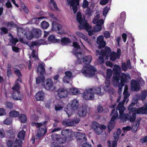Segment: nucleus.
I'll use <instances>...</instances> for the list:
<instances>
[{"label": "nucleus", "mask_w": 147, "mask_h": 147, "mask_svg": "<svg viewBox=\"0 0 147 147\" xmlns=\"http://www.w3.org/2000/svg\"><path fill=\"white\" fill-rule=\"evenodd\" d=\"M127 90L128 87L125 85L123 93L124 96L123 100L122 102H120L119 103L117 108V109L119 110V117L118 118L123 122L127 120L131 122H133L135 119L136 114H147V104L137 109L135 107L138 106V107L139 106V103L137 101H136L135 103L132 102L129 105L128 108L129 115L124 113V112L125 109L123 105L125 101L127 103L129 101L128 97L130 95V94L129 93Z\"/></svg>", "instance_id": "1"}, {"label": "nucleus", "mask_w": 147, "mask_h": 147, "mask_svg": "<svg viewBox=\"0 0 147 147\" xmlns=\"http://www.w3.org/2000/svg\"><path fill=\"white\" fill-rule=\"evenodd\" d=\"M77 20L80 24L79 26V30L83 29H85L88 32L90 36L94 34L96 32H98L102 29L103 24H97L95 26L92 30H90L91 27L87 23L86 20H85V18L83 19L82 15L80 12H78L77 13Z\"/></svg>", "instance_id": "2"}, {"label": "nucleus", "mask_w": 147, "mask_h": 147, "mask_svg": "<svg viewBox=\"0 0 147 147\" xmlns=\"http://www.w3.org/2000/svg\"><path fill=\"white\" fill-rule=\"evenodd\" d=\"M73 46L74 49L72 52L77 57V63H82V60L83 62L86 64H88L90 63L92 58L91 55H88L84 56L83 55L80 51V46L77 42H73Z\"/></svg>", "instance_id": "3"}, {"label": "nucleus", "mask_w": 147, "mask_h": 147, "mask_svg": "<svg viewBox=\"0 0 147 147\" xmlns=\"http://www.w3.org/2000/svg\"><path fill=\"white\" fill-rule=\"evenodd\" d=\"M15 73L18 76V78L16 81L15 84L12 87V89L13 91L12 95L13 98L15 100H21L23 97L22 94H21L19 90L21 89V87L18 84V81H19L22 83V75L19 70L14 68Z\"/></svg>", "instance_id": "4"}, {"label": "nucleus", "mask_w": 147, "mask_h": 147, "mask_svg": "<svg viewBox=\"0 0 147 147\" xmlns=\"http://www.w3.org/2000/svg\"><path fill=\"white\" fill-rule=\"evenodd\" d=\"M94 93L98 95L103 94L101 92V88L98 87H94L93 88H90L86 90L82 94L83 98L86 100H92L94 98Z\"/></svg>", "instance_id": "5"}, {"label": "nucleus", "mask_w": 147, "mask_h": 147, "mask_svg": "<svg viewBox=\"0 0 147 147\" xmlns=\"http://www.w3.org/2000/svg\"><path fill=\"white\" fill-rule=\"evenodd\" d=\"M79 106L78 101L76 99L71 100L65 109V111L69 117L74 113V110L77 109Z\"/></svg>", "instance_id": "6"}, {"label": "nucleus", "mask_w": 147, "mask_h": 147, "mask_svg": "<svg viewBox=\"0 0 147 147\" xmlns=\"http://www.w3.org/2000/svg\"><path fill=\"white\" fill-rule=\"evenodd\" d=\"M113 71L111 69H108L107 70L106 76L105 78V86L104 88V90L106 92L111 94L113 92L114 90L113 88H111L110 86V78L111 76Z\"/></svg>", "instance_id": "7"}, {"label": "nucleus", "mask_w": 147, "mask_h": 147, "mask_svg": "<svg viewBox=\"0 0 147 147\" xmlns=\"http://www.w3.org/2000/svg\"><path fill=\"white\" fill-rule=\"evenodd\" d=\"M116 105L114 104L111 107L112 109L111 113L112 117L108 125V129L110 132L112 129L114 128L115 126V120L118 117V116L117 111L114 109Z\"/></svg>", "instance_id": "8"}, {"label": "nucleus", "mask_w": 147, "mask_h": 147, "mask_svg": "<svg viewBox=\"0 0 147 147\" xmlns=\"http://www.w3.org/2000/svg\"><path fill=\"white\" fill-rule=\"evenodd\" d=\"M122 78L121 80V82L119 83V81L117 82L113 81V84L115 87L118 86L119 87L118 93L119 95L121 93L122 89L123 86L125 85V83L128 79H130L129 76L128 74H123L121 75Z\"/></svg>", "instance_id": "9"}, {"label": "nucleus", "mask_w": 147, "mask_h": 147, "mask_svg": "<svg viewBox=\"0 0 147 147\" xmlns=\"http://www.w3.org/2000/svg\"><path fill=\"white\" fill-rule=\"evenodd\" d=\"M96 70L95 68L91 65L84 67L82 70V73L87 77H92L94 76Z\"/></svg>", "instance_id": "10"}, {"label": "nucleus", "mask_w": 147, "mask_h": 147, "mask_svg": "<svg viewBox=\"0 0 147 147\" xmlns=\"http://www.w3.org/2000/svg\"><path fill=\"white\" fill-rule=\"evenodd\" d=\"M91 129L96 134L99 135L103 131V129H105L106 128V126L100 125L96 122H93L91 126Z\"/></svg>", "instance_id": "11"}, {"label": "nucleus", "mask_w": 147, "mask_h": 147, "mask_svg": "<svg viewBox=\"0 0 147 147\" xmlns=\"http://www.w3.org/2000/svg\"><path fill=\"white\" fill-rule=\"evenodd\" d=\"M113 70L114 71L113 81L114 82L116 81L117 82L119 81L120 78H121V79L122 74H124L122 73L120 74L121 71V67L118 65H115L114 66Z\"/></svg>", "instance_id": "12"}, {"label": "nucleus", "mask_w": 147, "mask_h": 147, "mask_svg": "<svg viewBox=\"0 0 147 147\" xmlns=\"http://www.w3.org/2000/svg\"><path fill=\"white\" fill-rule=\"evenodd\" d=\"M105 54L107 55L106 57L105 58L106 59H108L109 57L110 59L113 61H115L117 59L119 58L117 57L116 53L114 52H111V50L109 47H106L105 48Z\"/></svg>", "instance_id": "13"}, {"label": "nucleus", "mask_w": 147, "mask_h": 147, "mask_svg": "<svg viewBox=\"0 0 147 147\" xmlns=\"http://www.w3.org/2000/svg\"><path fill=\"white\" fill-rule=\"evenodd\" d=\"M105 51L102 49L101 50L100 52L99 50H96V55H99L100 56L98 59H97V61H98V64H102L104 62V58L106 57L107 55L105 54Z\"/></svg>", "instance_id": "14"}, {"label": "nucleus", "mask_w": 147, "mask_h": 147, "mask_svg": "<svg viewBox=\"0 0 147 147\" xmlns=\"http://www.w3.org/2000/svg\"><path fill=\"white\" fill-rule=\"evenodd\" d=\"M44 87L46 90H47L52 91L54 90V88L53 86V83L52 80L51 78L47 79L45 81Z\"/></svg>", "instance_id": "15"}, {"label": "nucleus", "mask_w": 147, "mask_h": 147, "mask_svg": "<svg viewBox=\"0 0 147 147\" xmlns=\"http://www.w3.org/2000/svg\"><path fill=\"white\" fill-rule=\"evenodd\" d=\"M19 41L20 42H22L25 44H26L30 47V49L31 50H32V48L34 47H35L36 46H38L42 44L43 45L44 44L42 42L43 40H40L38 41H36L35 42H34L32 43V46H30L29 45L28 43L25 40H24L23 38H20L19 39Z\"/></svg>", "instance_id": "16"}, {"label": "nucleus", "mask_w": 147, "mask_h": 147, "mask_svg": "<svg viewBox=\"0 0 147 147\" xmlns=\"http://www.w3.org/2000/svg\"><path fill=\"white\" fill-rule=\"evenodd\" d=\"M121 133V130L120 129H118L117 130V132H115L113 133V137L112 141V147H117V142L119 138V136Z\"/></svg>", "instance_id": "17"}, {"label": "nucleus", "mask_w": 147, "mask_h": 147, "mask_svg": "<svg viewBox=\"0 0 147 147\" xmlns=\"http://www.w3.org/2000/svg\"><path fill=\"white\" fill-rule=\"evenodd\" d=\"M67 1L71 7H72L74 13H75L77 11V6L79 4V0H67Z\"/></svg>", "instance_id": "18"}, {"label": "nucleus", "mask_w": 147, "mask_h": 147, "mask_svg": "<svg viewBox=\"0 0 147 147\" xmlns=\"http://www.w3.org/2000/svg\"><path fill=\"white\" fill-rule=\"evenodd\" d=\"M65 75L63 79V81L64 83H68L73 78L72 74L69 71L65 72Z\"/></svg>", "instance_id": "19"}, {"label": "nucleus", "mask_w": 147, "mask_h": 147, "mask_svg": "<svg viewBox=\"0 0 147 147\" xmlns=\"http://www.w3.org/2000/svg\"><path fill=\"white\" fill-rule=\"evenodd\" d=\"M57 95L60 98L67 97L69 94L68 92L63 88H61L57 91Z\"/></svg>", "instance_id": "20"}, {"label": "nucleus", "mask_w": 147, "mask_h": 147, "mask_svg": "<svg viewBox=\"0 0 147 147\" xmlns=\"http://www.w3.org/2000/svg\"><path fill=\"white\" fill-rule=\"evenodd\" d=\"M103 39L104 37L102 35H100L97 38V43L98 45V47L99 49L104 47L106 45V43L103 40Z\"/></svg>", "instance_id": "21"}, {"label": "nucleus", "mask_w": 147, "mask_h": 147, "mask_svg": "<svg viewBox=\"0 0 147 147\" xmlns=\"http://www.w3.org/2000/svg\"><path fill=\"white\" fill-rule=\"evenodd\" d=\"M76 35L78 36L86 41L90 45L92 44V42L90 39L88 38L87 36L83 34L82 33L77 31L76 32Z\"/></svg>", "instance_id": "22"}, {"label": "nucleus", "mask_w": 147, "mask_h": 147, "mask_svg": "<svg viewBox=\"0 0 147 147\" xmlns=\"http://www.w3.org/2000/svg\"><path fill=\"white\" fill-rule=\"evenodd\" d=\"M131 90L132 91H137L139 90L140 88L139 83L135 80H132L131 81Z\"/></svg>", "instance_id": "23"}, {"label": "nucleus", "mask_w": 147, "mask_h": 147, "mask_svg": "<svg viewBox=\"0 0 147 147\" xmlns=\"http://www.w3.org/2000/svg\"><path fill=\"white\" fill-rule=\"evenodd\" d=\"M100 17L99 14H97L96 15L93 20L92 23L94 24L98 25L103 24L104 21L102 19L99 20Z\"/></svg>", "instance_id": "24"}, {"label": "nucleus", "mask_w": 147, "mask_h": 147, "mask_svg": "<svg viewBox=\"0 0 147 147\" xmlns=\"http://www.w3.org/2000/svg\"><path fill=\"white\" fill-rule=\"evenodd\" d=\"M45 97V93L42 91H40L37 92L35 95V98L37 101L42 100Z\"/></svg>", "instance_id": "25"}, {"label": "nucleus", "mask_w": 147, "mask_h": 147, "mask_svg": "<svg viewBox=\"0 0 147 147\" xmlns=\"http://www.w3.org/2000/svg\"><path fill=\"white\" fill-rule=\"evenodd\" d=\"M45 64L44 63H41L39 64L38 67L37 68V72L38 74L43 75L45 73Z\"/></svg>", "instance_id": "26"}, {"label": "nucleus", "mask_w": 147, "mask_h": 147, "mask_svg": "<svg viewBox=\"0 0 147 147\" xmlns=\"http://www.w3.org/2000/svg\"><path fill=\"white\" fill-rule=\"evenodd\" d=\"M79 111L78 112V115L81 117H84L86 115L87 111L86 107H82L80 108Z\"/></svg>", "instance_id": "27"}, {"label": "nucleus", "mask_w": 147, "mask_h": 147, "mask_svg": "<svg viewBox=\"0 0 147 147\" xmlns=\"http://www.w3.org/2000/svg\"><path fill=\"white\" fill-rule=\"evenodd\" d=\"M47 131V129L46 128L44 129L42 128H40L36 134L38 138L40 137L46 133Z\"/></svg>", "instance_id": "28"}, {"label": "nucleus", "mask_w": 147, "mask_h": 147, "mask_svg": "<svg viewBox=\"0 0 147 147\" xmlns=\"http://www.w3.org/2000/svg\"><path fill=\"white\" fill-rule=\"evenodd\" d=\"M32 32L34 34V37H38L41 35V31L39 29L34 28L32 30Z\"/></svg>", "instance_id": "29"}, {"label": "nucleus", "mask_w": 147, "mask_h": 147, "mask_svg": "<svg viewBox=\"0 0 147 147\" xmlns=\"http://www.w3.org/2000/svg\"><path fill=\"white\" fill-rule=\"evenodd\" d=\"M48 42L50 43H54L58 42L60 40L56 38L54 35H50L48 38Z\"/></svg>", "instance_id": "30"}, {"label": "nucleus", "mask_w": 147, "mask_h": 147, "mask_svg": "<svg viewBox=\"0 0 147 147\" xmlns=\"http://www.w3.org/2000/svg\"><path fill=\"white\" fill-rule=\"evenodd\" d=\"M53 28L52 30H59L62 28L61 25L57 24L55 22H52Z\"/></svg>", "instance_id": "31"}, {"label": "nucleus", "mask_w": 147, "mask_h": 147, "mask_svg": "<svg viewBox=\"0 0 147 147\" xmlns=\"http://www.w3.org/2000/svg\"><path fill=\"white\" fill-rule=\"evenodd\" d=\"M68 93L70 95H76L79 93V91L77 88L72 87L69 89Z\"/></svg>", "instance_id": "32"}, {"label": "nucleus", "mask_w": 147, "mask_h": 147, "mask_svg": "<svg viewBox=\"0 0 147 147\" xmlns=\"http://www.w3.org/2000/svg\"><path fill=\"white\" fill-rule=\"evenodd\" d=\"M45 17L44 16H41L39 18H36L32 19L30 22L31 24H38L39 23V20L44 18Z\"/></svg>", "instance_id": "33"}, {"label": "nucleus", "mask_w": 147, "mask_h": 147, "mask_svg": "<svg viewBox=\"0 0 147 147\" xmlns=\"http://www.w3.org/2000/svg\"><path fill=\"white\" fill-rule=\"evenodd\" d=\"M63 124L66 126H72L74 125V121L70 120L64 121L63 122Z\"/></svg>", "instance_id": "34"}, {"label": "nucleus", "mask_w": 147, "mask_h": 147, "mask_svg": "<svg viewBox=\"0 0 147 147\" xmlns=\"http://www.w3.org/2000/svg\"><path fill=\"white\" fill-rule=\"evenodd\" d=\"M8 1L5 3V5L7 8H11V9L12 7V5L11 3L9 2V0ZM13 2V3L15 5V6L17 7H19L18 5L16 3V2L15 0H11Z\"/></svg>", "instance_id": "35"}, {"label": "nucleus", "mask_w": 147, "mask_h": 147, "mask_svg": "<svg viewBox=\"0 0 147 147\" xmlns=\"http://www.w3.org/2000/svg\"><path fill=\"white\" fill-rule=\"evenodd\" d=\"M64 104L62 102L59 103L55 105V109L56 111H59L64 107Z\"/></svg>", "instance_id": "36"}, {"label": "nucleus", "mask_w": 147, "mask_h": 147, "mask_svg": "<svg viewBox=\"0 0 147 147\" xmlns=\"http://www.w3.org/2000/svg\"><path fill=\"white\" fill-rule=\"evenodd\" d=\"M9 36L11 37V39L10 40L11 45L12 46L15 45L18 40L16 38H13V36L10 34H9Z\"/></svg>", "instance_id": "37"}, {"label": "nucleus", "mask_w": 147, "mask_h": 147, "mask_svg": "<svg viewBox=\"0 0 147 147\" xmlns=\"http://www.w3.org/2000/svg\"><path fill=\"white\" fill-rule=\"evenodd\" d=\"M25 134V131L24 130H22L18 133V138L20 139V140H22L24 139Z\"/></svg>", "instance_id": "38"}, {"label": "nucleus", "mask_w": 147, "mask_h": 147, "mask_svg": "<svg viewBox=\"0 0 147 147\" xmlns=\"http://www.w3.org/2000/svg\"><path fill=\"white\" fill-rule=\"evenodd\" d=\"M19 120L22 123H25L27 121V118L26 115L24 114L20 115L19 117Z\"/></svg>", "instance_id": "39"}, {"label": "nucleus", "mask_w": 147, "mask_h": 147, "mask_svg": "<svg viewBox=\"0 0 147 147\" xmlns=\"http://www.w3.org/2000/svg\"><path fill=\"white\" fill-rule=\"evenodd\" d=\"M22 140H16L14 143V145L13 147H22Z\"/></svg>", "instance_id": "40"}, {"label": "nucleus", "mask_w": 147, "mask_h": 147, "mask_svg": "<svg viewBox=\"0 0 147 147\" xmlns=\"http://www.w3.org/2000/svg\"><path fill=\"white\" fill-rule=\"evenodd\" d=\"M19 112L13 110L10 112L9 113L10 117H16L19 115Z\"/></svg>", "instance_id": "41"}, {"label": "nucleus", "mask_w": 147, "mask_h": 147, "mask_svg": "<svg viewBox=\"0 0 147 147\" xmlns=\"http://www.w3.org/2000/svg\"><path fill=\"white\" fill-rule=\"evenodd\" d=\"M61 42L62 44L63 45H65L71 43V41L68 38H64L62 39Z\"/></svg>", "instance_id": "42"}, {"label": "nucleus", "mask_w": 147, "mask_h": 147, "mask_svg": "<svg viewBox=\"0 0 147 147\" xmlns=\"http://www.w3.org/2000/svg\"><path fill=\"white\" fill-rule=\"evenodd\" d=\"M139 121L134 122L131 128L132 131L133 132H136L139 126Z\"/></svg>", "instance_id": "43"}, {"label": "nucleus", "mask_w": 147, "mask_h": 147, "mask_svg": "<svg viewBox=\"0 0 147 147\" xmlns=\"http://www.w3.org/2000/svg\"><path fill=\"white\" fill-rule=\"evenodd\" d=\"M40 24L41 27L43 29H47L49 26V23L45 21L42 22Z\"/></svg>", "instance_id": "44"}, {"label": "nucleus", "mask_w": 147, "mask_h": 147, "mask_svg": "<svg viewBox=\"0 0 147 147\" xmlns=\"http://www.w3.org/2000/svg\"><path fill=\"white\" fill-rule=\"evenodd\" d=\"M45 80V77L44 76H39L36 79V82L37 84H39L43 82Z\"/></svg>", "instance_id": "45"}, {"label": "nucleus", "mask_w": 147, "mask_h": 147, "mask_svg": "<svg viewBox=\"0 0 147 147\" xmlns=\"http://www.w3.org/2000/svg\"><path fill=\"white\" fill-rule=\"evenodd\" d=\"M26 38L28 40H31L32 38L34 37L33 33L32 32H27L26 34Z\"/></svg>", "instance_id": "46"}, {"label": "nucleus", "mask_w": 147, "mask_h": 147, "mask_svg": "<svg viewBox=\"0 0 147 147\" xmlns=\"http://www.w3.org/2000/svg\"><path fill=\"white\" fill-rule=\"evenodd\" d=\"M49 3L50 7L53 5L55 9L58 11H59V9L58 8L54 0H50Z\"/></svg>", "instance_id": "47"}, {"label": "nucleus", "mask_w": 147, "mask_h": 147, "mask_svg": "<svg viewBox=\"0 0 147 147\" xmlns=\"http://www.w3.org/2000/svg\"><path fill=\"white\" fill-rule=\"evenodd\" d=\"M110 7H108L107 6H106L103 9V15L105 16V18L106 17L107 13L110 10Z\"/></svg>", "instance_id": "48"}, {"label": "nucleus", "mask_w": 147, "mask_h": 147, "mask_svg": "<svg viewBox=\"0 0 147 147\" xmlns=\"http://www.w3.org/2000/svg\"><path fill=\"white\" fill-rule=\"evenodd\" d=\"M93 12V9L90 8H87L85 12L86 14L88 16H90L92 15V13Z\"/></svg>", "instance_id": "49"}, {"label": "nucleus", "mask_w": 147, "mask_h": 147, "mask_svg": "<svg viewBox=\"0 0 147 147\" xmlns=\"http://www.w3.org/2000/svg\"><path fill=\"white\" fill-rule=\"evenodd\" d=\"M147 95V91L146 90L142 92V94L141 96L140 99L142 100H144Z\"/></svg>", "instance_id": "50"}, {"label": "nucleus", "mask_w": 147, "mask_h": 147, "mask_svg": "<svg viewBox=\"0 0 147 147\" xmlns=\"http://www.w3.org/2000/svg\"><path fill=\"white\" fill-rule=\"evenodd\" d=\"M11 120L10 118H7L3 121L4 124L9 125L11 123Z\"/></svg>", "instance_id": "51"}, {"label": "nucleus", "mask_w": 147, "mask_h": 147, "mask_svg": "<svg viewBox=\"0 0 147 147\" xmlns=\"http://www.w3.org/2000/svg\"><path fill=\"white\" fill-rule=\"evenodd\" d=\"M32 125L33 126H35L37 127H39L42 126L44 124L42 123H38L33 122L32 123Z\"/></svg>", "instance_id": "52"}, {"label": "nucleus", "mask_w": 147, "mask_h": 147, "mask_svg": "<svg viewBox=\"0 0 147 147\" xmlns=\"http://www.w3.org/2000/svg\"><path fill=\"white\" fill-rule=\"evenodd\" d=\"M122 69L123 71H125L127 69L126 64L125 62L122 63L121 65Z\"/></svg>", "instance_id": "53"}, {"label": "nucleus", "mask_w": 147, "mask_h": 147, "mask_svg": "<svg viewBox=\"0 0 147 147\" xmlns=\"http://www.w3.org/2000/svg\"><path fill=\"white\" fill-rule=\"evenodd\" d=\"M88 2L87 1L84 0L82 5L83 7L84 8L87 7L88 6Z\"/></svg>", "instance_id": "54"}, {"label": "nucleus", "mask_w": 147, "mask_h": 147, "mask_svg": "<svg viewBox=\"0 0 147 147\" xmlns=\"http://www.w3.org/2000/svg\"><path fill=\"white\" fill-rule=\"evenodd\" d=\"M109 1V0H100L99 4L102 5H105L107 4Z\"/></svg>", "instance_id": "55"}, {"label": "nucleus", "mask_w": 147, "mask_h": 147, "mask_svg": "<svg viewBox=\"0 0 147 147\" xmlns=\"http://www.w3.org/2000/svg\"><path fill=\"white\" fill-rule=\"evenodd\" d=\"M32 58H34L35 59L37 60L38 59L37 54L36 55L35 51V50H32Z\"/></svg>", "instance_id": "56"}, {"label": "nucleus", "mask_w": 147, "mask_h": 147, "mask_svg": "<svg viewBox=\"0 0 147 147\" xmlns=\"http://www.w3.org/2000/svg\"><path fill=\"white\" fill-rule=\"evenodd\" d=\"M6 106L7 107L11 109L13 107V104L11 102H7L6 103Z\"/></svg>", "instance_id": "57"}, {"label": "nucleus", "mask_w": 147, "mask_h": 147, "mask_svg": "<svg viewBox=\"0 0 147 147\" xmlns=\"http://www.w3.org/2000/svg\"><path fill=\"white\" fill-rule=\"evenodd\" d=\"M1 33L2 34H5L7 33L8 32L7 29L5 28H1Z\"/></svg>", "instance_id": "58"}, {"label": "nucleus", "mask_w": 147, "mask_h": 147, "mask_svg": "<svg viewBox=\"0 0 147 147\" xmlns=\"http://www.w3.org/2000/svg\"><path fill=\"white\" fill-rule=\"evenodd\" d=\"M147 141V136H146L144 138H142L140 140V142L142 143H143L145 142H146Z\"/></svg>", "instance_id": "59"}, {"label": "nucleus", "mask_w": 147, "mask_h": 147, "mask_svg": "<svg viewBox=\"0 0 147 147\" xmlns=\"http://www.w3.org/2000/svg\"><path fill=\"white\" fill-rule=\"evenodd\" d=\"M106 64L107 66L110 67H112L113 65V63L110 61L106 62Z\"/></svg>", "instance_id": "60"}, {"label": "nucleus", "mask_w": 147, "mask_h": 147, "mask_svg": "<svg viewBox=\"0 0 147 147\" xmlns=\"http://www.w3.org/2000/svg\"><path fill=\"white\" fill-rule=\"evenodd\" d=\"M131 127L129 126H127L126 127H124L123 128V130L124 131V132H125V131H129L131 129Z\"/></svg>", "instance_id": "61"}, {"label": "nucleus", "mask_w": 147, "mask_h": 147, "mask_svg": "<svg viewBox=\"0 0 147 147\" xmlns=\"http://www.w3.org/2000/svg\"><path fill=\"white\" fill-rule=\"evenodd\" d=\"M126 66L129 69L131 68L130 61L129 60H128L127 61Z\"/></svg>", "instance_id": "62"}, {"label": "nucleus", "mask_w": 147, "mask_h": 147, "mask_svg": "<svg viewBox=\"0 0 147 147\" xmlns=\"http://www.w3.org/2000/svg\"><path fill=\"white\" fill-rule=\"evenodd\" d=\"M104 36L106 38H109L110 36V34L108 31H105L104 34Z\"/></svg>", "instance_id": "63"}, {"label": "nucleus", "mask_w": 147, "mask_h": 147, "mask_svg": "<svg viewBox=\"0 0 147 147\" xmlns=\"http://www.w3.org/2000/svg\"><path fill=\"white\" fill-rule=\"evenodd\" d=\"M13 144V142L10 140H8L7 142V144L8 147H11L12 146Z\"/></svg>", "instance_id": "64"}]
</instances>
